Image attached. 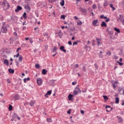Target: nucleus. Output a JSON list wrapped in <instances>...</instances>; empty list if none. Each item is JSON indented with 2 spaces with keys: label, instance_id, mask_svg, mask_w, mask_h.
<instances>
[{
  "label": "nucleus",
  "instance_id": "25",
  "mask_svg": "<svg viewBox=\"0 0 124 124\" xmlns=\"http://www.w3.org/2000/svg\"><path fill=\"white\" fill-rule=\"evenodd\" d=\"M114 29V31H117V32H118V33H120V32H121V31L119 29L115 27Z\"/></svg>",
  "mask_w": 124,
  "mask_h": 124
},
{
  "label": "nucleus",
  "instance_id": "51",
  "mask_svg": "<svg viewBox=\"0 0 124 124\" xmlns=\"http://www.w3.org/2000/svg\"><path fill=\"white\" fill-rule=\"evenodd\" d=\"M68 44L69 45H72V42H71V41H69L68 42Z\"/></svg>",
  "mask_w": 124,
  "mask_h": 124
},
{
  "label": "nucleus",
  "instance_id": "33",
  "mask_svg": "<svg viewBox=\"0 0 124 124\" xmlns=\"http://www.w3.org/2000/svg\"><path fill=\"white\" fill-rule=\"evenodd\" d=\"M12 109H13V107L12 105H10L9 106V110L11 111Z\"/></svg>",
  "mask_w": 124,
  "mask_h": 124
},
{
  "label": "nucleus",
  "instance_id": "21",
  "mask_svg": "<svg viewBox=\"0 0 124 124\" xmlns=\"http://www.w3.org/2000/svg\"><path fill=\"white\" fill-rule=\"evenodd\" d=\"M18 61L20 62H22V61H23V56L20 55L18 58Z\"/></svg>",
  "mask_w": 124,
  "mask_h": 124
},
{
  "label": "nucleus",
  "instance_id": "23",
  "mask_svg": "<svg viewBox=\"0 0 124 124\" xmlns=\"http://www.w3.org/2000/svg\"><path fill=\"white\" fill-rule=\"evenodd\" d=\"M57 81V80H50V84H52V86H54V83H55V81Z\"/></svg>",
  "mask_w": 124,
  "mask_h": 124
},
{
  "label": "nucleus",
  "instance_id": "41",
  "mask_svg": "<svg viewBox=\"0 0 124 124\" xmlns=\"http://www.w3.org/2000/svg\"><path fill=\"white\" fill-rule=\"evenodd\" d=\"M61 18L63 19V20H64L65 19V16L64 15L61 16Z\"/></svg>",
  "mask_w": 124,
  "mask_h": 124
},
{
  "label": "nucleus",
  "instance_id": "10",
  "mask_svg": "<svg viewBox=\"0 0 124 124\" xmlns=\"http://www.w3.org/2000/svg\"><path fill=\"white\" fill-rule=\"evenodd\" d=\"M60 49L61 50V51H62V52H64V53H66V50L64 49V46H60Z\"/></svg>",
  "mask_w": 124,
  "mask_h": 124
},
{
  "label": "nucleus",
  "instance_id": "4",
  "mask_svg": "<svg viewBox=\"0 0 124 124\" xmlns=\"http://www.w3.org/2000/svg\"><path fill=\"white\" fill-rule=\"evenodd\" d=\"M24 8L26 9V12H30L31 11V6H30L29 4L25 5Z\"/></svg>",
  "mask_w": 124,
  "mask_h": 124
},
{
  "label": "nucleus",
  "instance_id": "18",
  "mask_svg": "<svg viewBox=\"0 0 124 124\" xmlns=\"http://www.w3.org/2000/svg\"><path fill=\"white\" fill-rule=\"evenodd\" d=\"M108 1H106L104 2L103 5H104V7H107V6H108Z\"/></svg>",
  "mask_w": 124,
  "mask_h": 124
},
{
  "label": "nucleus",
  "instance_id": "20",
  "mask_svg": "<svg viewBox=\"0 0 124 124\" xmlns=\"http://www.w3.org/2000/svg\"><path fill=\"white\" fill-rule=\"evenodd\" d=\"M120 102V99L119 98H115V103H116V104H119Z\"/></svg>",
  "mask_w": 124,
  "mask_h": 124
},
{
  "label": "nucleus",
  "instance_id": "9",
  "mask_svg": "<svg viewBox=\"0 0 124 124\" xmlns=\"http://www.w3.org/2000/svg\"><path fill=\"white\" fill-rule=\"evenodd\" d=\"M79 10H80L82 13H86L87 12V10H86V8H82L81 7H79Z\"/></svg>",
  "mask_w": 124,
  "mask_h": 124
},
{
  "label": "nucleus",
  "instance_id": "64",
  "mask_svg": "<svg viewBox=\"0 0 124 124\" xmlns=\"http://www.w3.org/2000/svg\"><path fill=\"white\" fill-rule=\"evenodd\" d=\"M108 33L110 35L113 34V33H112V32H111L110 31H108Z\"/></svg>",
  "mask_w": 124,
  "mask_h": 124
},
{
  "label": "nucleus",
  "instance_id": "5",
  "mask_svg": "<svg viewBox=\"0 0 124 124\" xmlns=\"http://www.w3.org/2000/svg\"><path fill=\"white\" fill-rule=\"evenodd\" d=\"M97 23H98V20L97 19L93 20V26H94L95 27H98L99 25L97 24Z\"/></svg>",
  "mask_w": 124,
  "mask_h": 124
},
{
  "label": "nucleus",
  "instance_id": "28",
  "mask_svg": "<svg viewBox=\"0 0 124 124\" xmlns=\"http://www.w3.org/2000/svg\"><path fill=\"white\" fill-rule=\"evenodd\" d=\"M100 18L101 19H107V16H105L104 15H103L100 16Z\"/></svg>",
  "mask_w": 124,
  "mask_h": 124
},
{
  "label": "nucleus",
  "instance_id": "49",
  "mask_svg": "<svg viewBox=\"0 0 124 124\" xmlns=\"http://www.w3.org/2000/svg\"><path fill=\"white\" fill-rule=\"evenodd\" d=\"M79 67V65L78 64H77L75 65V68H78Z\"/></svg>",
  "mask_w": 124,
  "mask_h": 124
},
{
  "label": "nucleus",
  "instance_id": "31",
  "mask_svg": "<svg viewBox=\"0 0 124 124\" xmlns=\"http://www.w3.org/2000/svg\"><path fill=\"white\" fill-rule=\"evenodd\" d=\"M78 93V92L76 90H75L73 92V94L74 95H77Z\"/></svg>",
  "mask_w": 124,
  "mask_h": 124
},
{
  "label": "nucleus",
  "instance_id": "63",
  "mask_svg": "<svg viewBox=\"0 0 124 124\" xmlns=\"http://www.w3.org/2000/svg\"><path fill=\"white\" fill-rule=\"evenodd\" d=\"M27 29V27H26L25 26L23 27V29H22V30L23 31H25L26 30V29Z\"/></svg>",
  "mask_w": 124,
  "mask_h": 124
},
{
  "label": "nucleus",
  "instance_id": "38",
  "mask_svg": "<svg viewBox=\"0 0 124 124\" xmlns=\"http://www.w3.org/2000/svg\"><path fill=\"white\" fill-rule=\"evenodd\" d=\"M46 121L48 123H51V122H52V119H51V118H47Z\"/></svg>",
  "mask_w": 124,
  "mask_h": 124
},
{
  "label": "nucleus",
  "instance_id": "34",
  "mask_svg": "<svg viewBox=\"0 0 124 124\" xmlns=\"http://www.w3.org/2000/svg\"><path fill=\"white\" fill-rule=\"evenodd\" d=\"M35 67L37 69L40 68V65L38 63H36L35 64Z\"/></svg>",
  "mask_w": 124,
  "mask_h": 124
},
{
  "label": "nucleus",
  "instance_id": "37",
  "mask_svg": "<svg viewBox=\"0 0 124 124\" xmlns=\"http://www.w3.org/2000/svg\"><path fill=\"white\" fill-rule=\"evenodd\" d=\"M52 52H53V53H56V52H57V47H54V49H53Z\"/></svg>",
  "mask_w": 124,
  "mask_h": 124
},
{
  "label": "nucleus",
  "instance_id": "6",
  "mask_svg": "<svg viewBox=\"0 0 124 124\" xmlns=\"http://www.w3.org/2000/svg\"><path fill=\"white\" fill-rule=\"evenodd\" d=\"M106 111L107 112H110L113 110V108H111L110 106H106Z\"/></svg>",
  "mask_w": 124,
  "mask_h": 124
},
{
  "label": "nucleus",
  "instance_id": "27",
  "mask_svg": "<svg viewBox=\"0 0 124 124\" xmlns=\"http://www.w3.org/2000/svg\"><path fill=\"white\" fill-rule=\"evenodd\" d=\"M9 73H14V70L11 68L8 69Z\"/></svg>",
  "mask_w": 124,
  "mask_h": 124
},
{
  "label": "nucleus",
  "instance_id": "46",
  "mask_svg": "<svg viewBox=\"0 0 124 124\" xmlns=\"http://www.w3.org/2000/svg\"><path fill=\"white\" fill-rule=\"evenodd\" d=\"M29 41L31 44H32V43H33V41H32V39H31V38L29 39Z\"/></svg>",
  "mask_w": 124,
  "mask_h": 124
},
{
  "label": "nucleus",
  "instance_id": "60",
  "mask_svg": "<svg viewBox=\"0 0 124 124\" xmlns=\"http://www.w3.org/2000/svg\"><path fill=\"white\" fill-rule=\"evenodd\" d=\"M35 15H36V16H37V17H38V16H39V15H38V13H37V12H35Z\"/></svg>",
  "mask_w": 124,
  "mask_h": 124
},
{
  "label": "nucleus",
  "instance_id": "7",
  "mask_svg": "<svg viewBox=\"0 0 124 124\" xmlns=\"http://www.w3.org/2000/svg\"><path fill=\"white\" fill-rule=\"evenodd\" d=\"M22 9H23V8H22L21 6L18 5L16 9H15V12H16V13H18V12H19L20 10H22Z\"/></svg>",
  "mask_w": 124,
  "mask_h": 124
},
{
  "label": "nucleus",
  "instance_id": "17",
  "mask_svg": "<svg viewBox=\"0 0 124 124\" xmlns=\"http://www.w3.org/2000/svg\"><path fill=\"white\" fill-rule=\"evenodd\" d=\"M118 123H120L121 124H123V123H124V120H123V118H122V117H120V118H118Z\"/></svg>",
  "mask_w": 124,
  "mask_h": 124
},
{
  "label": "nucleus",
  "instance_id": "61",
  "mask_svg": "<svg viewBox=\"0 0 124 124\" xmlns=\"http://www.w3.org/2000/svg\"><path fill=\"white\" fill-rule=\"evenodd\" d=\"M16 63L17 66H19V62H16Z\"/></svg>",
  "mask_w": 124,
  "mask_h": 124
},
{
  "label": "nucleus",
  "instance_id": "45",
  "mask_svg": "<svg viewBox=\"0 0 124 124\" xmlns=\"http://www.w3.org/2000/svg\"><path fill=\"white\" fill-rule=\"evenodd\" d=\"M20 50H21V47L17 48L16 52V53H19V51H20Z\"/></svg>",
  "mask_w": 124,
  "mask_h": 124
},
{
  "label": "nucleus",
  "instance_id": "39",
  "mask_svg": "<svg viewBox=\"0 0 124 124\" xmlns=\"http://www.w3.org/2000/svg\"><path fill=\"white\" fill-rule=\"evenodd\" d=\"M118 91L119 93H121V92H122V91H123V88L121 87H119L118 89Z\"/></svg>",
  "mask_w": 124,
  "mask_h": 124
},
{
  "label": "nucleus",
  "instance_id": "15",
  "mask_svg": "<svg viewBox=\"0 0 124 124\" xmlns=\"http://www.w3.org/2000/svg\"><path fill=\"white\" fill-rule=\"evenodd\" d=\"M101 27H107V24H106V23H105V22L102 21V23L101 24Z\"/></svg>",
  "mask_w": 124,
  "mask_h": 124
},
{
  "label": "nucleus",
  "instance_id": "13",
  "mask_svg": "<svg viewBox=\"0 0 124 124\" xmlns=\"http://www.w3.org/2000/svg\"><path fill=\"white\" fill-rule=\"evenodd\" d=\"M30 105L32 107L33 106H34V104H35V101H31L29 103Z\"/></svg>",
  "mask_w": 124,
  "mask_h": 124
},
{
  "label": "nucleus",
  "instance_id": "16",
  "mask_svg": "<svg viewBox=\"0 0 124 124\" xmlns=\"http://www.w3.org/2000/svg\"><path fill=\"white\" fill-rule=\"evenodd\" d=\"M42 73V74H44V75H46V74H47V70H46L45 69H43Z\"/></svg>",
  "mask_w": 124,
  "mask_h": 124
},
{
  "label": "nucleus",
  "instance_id": "3",
  "mask_svg": "<svg viewBox=\"0 0 124 124\" xmlns=\"http://www.w3.org/2000/svg\"><path fill=\"white\" fill-rule=\"evenodd\" d=\"M1 31L3 33H7V28L6 26H2Z\"/></svg>",
  "mask_w": 124,
  "mask_h": 124
},
{
  "label": "nucleus",
  "instance_id": "55",
  "mask_svg": "<svg viewBox=\"0 0 124 124\" xmlns=\"http://www.w3.org/2000/svg\"><path fill=\"white\" fill-rule=\"evenodd\" d=\"M7 83H8L9 84H10V79H9V78H7Z\"/></svg>",
  "mask_w": 124,
  "mask_h": 124
},
{
  "label": "nucleus",
  "instance_id": "53",
  "mask_svg": "<svg viewBox=\"0 0 124 124\" xmlns=\"http://www.w3.org/2000/svg\"><path fill=\"white\" fill-rule=\"evenodd\" d=\"M72 84L73 86H75V85H76V84H77V82L76 81L73 82Z\"/></svg>",
  "mask_w": 124,
  "mask_h": 124
},
{
  "label": "nucleus",
  "instance_id": "59",
  "mask_svg": "<svg viewBox=\"0 0 124 124\" xmlns=\"http://www.w3.org/2000/svg\"><path fill=\"white\" fill-rule=\"evenodd\" d=\"M14 35H15V36H17L18 35V34H17V32H14Z\"/></svg>",
  "mask_w": 124,
  "mask_h": 124
},
{
  "label": "nucleus",
  "instance_id": "30",
  "mask_svg": "<svg viewBox=\"0 0 124 124\" xmlns=\"http://www.w3.org/2000/svg\"><path fill=\"white\" fill-rule=\"evenodd\" d=\"M109 6L112 8V10H116V8L113 6V4H109Z\"/></svg>",
  "mask_w": 124,
  "mask_h": 124
},
{
  "label": "nucleus",
  "instance_id": "42",
  "mask_svg": "<svg viewBox=\"0 0 124 124\" xmlns=\"http://www.w3.org/2000/svg\"><path fill=\"white\" fill-rule=\"evenodd\" d=\"M111 51H108L106 53V55H108V56H111Z\"/></svg>",
  "mask_w": 124,
  "mask_h": 124
},
{
  "label": "nucleus",
  "instance_id": "50",
  "mask_svg": "<svg viewBox=\"0 0 124 124\" xmlns=\"http://www.w3.org/2000/svg\"><path fill=\"white\" fill-rule=\"evenodd\" d=\"M120 17H121L120 18H119V20H122V19H123L124 18V16L120 15H119Z\"/></svg>",
  "mask_w": 124,
  "mask_h": 124
},
{
  "label": "nucleus",
  "instance_id": "47",
  "mask_svg": "<svg viewBox=\"0 0 124 124\" xmlns=\"http://www.w3.org/2000/svg\"><path fill=\"white\" fill-rule=\"evenodd\" d=\"M2 27H5V25H6V23L3 22H2Z\"/></svg>",
  "mask_w": 124,
  "mask_h": 124
},
{
  "label": "nucleus",
  "instance_id": "26",
  "mask_svg": "<svg viewBox=\"0 0 124 124\" xmlns=\"http://www.w3.org/2000/svg\"><path fill=\"white\" fill-rule=\"evenodd\" d=\"M30 78H24L23 79V81H24V83H27V81H30Z\"/></svg>",
  "mask_w": 124,
  "mask_h": 124
},
{
  "label": "nucleus",
  "instance_id": "2",
  "mask_svg": "<svg viewBox=\"0 0 124 124\" xmlns=\"http://www.w3.org/2000/svg\"><path fill=\"white\" fill-rule=\"evenodd\" d=\"M43 83V80L42 78H37V83L38 84V86H41Z\"/></svg>",
  "mask_w": 124,
  "mask_h": 124
},
{
  "label": "nucleus",
  "instance_id": "19",
  "mask_svg": "<svg viewBox=\"0 0 124 124\" xmlns=\"http://www.w3.org/2000/svg\"><path fill=\"white\" fill-rule=\"evenodd\" d=\"M72 97H73V95L69 94L68 96V100H71V98H72Z\"/></svg>",
  "mask_w": 124,
  "mask_h": 124
},
{
  "label": "nucleus",
  "instance_id": "1",
  "mask_svg": "<svg viewBox=\"0 0 124 124\" xmlns=\"http://www.w3.org/2000/svg\"><path fill=\"white\" fill-rule=\"evenodd\" d=\"M2 5H4V7L6 8V9H8V8L10 7V5H9L8 2H7L6 0L3 1L2 2Z\"/></svg>",
  "mask_w": 124,
  "mask_h": 124
},
{
  "label": "nucleus",
  "instance_id": "52",
  "mask_svg": "<svg viewBox=\"0 0 124 124\" xmlns=\"http://www.w3.org/2000/svg\"><path fill=\"white\" fill-rule=\"evenodd\" d=\"M94 65L96 69H97L98 68V66H97V64L96 63H95Z\"/></svg>",
  "mask_w": 124,
  "mask_h": 124
},
{
  "label": "nucleus",
  "instance_id": "58",
  "mask_svg": "<svg viewBox=\"0 0 124 124\" xmlns=\"http://www.w3.org/2000/svg\"><path fill=\"white\" fill-rule=\"evenodd\" d=\"M121 22L123 25H124V19L123 20H121Z\"/></svg>",
  "mask_w": 124,
  "mask_h": 124
},
{
  "label": "nucleus",
  "instance_id": "12",
  "mask_svg": "<svg viewBox=\"0 0 124 124\" xmlns=\"http://www.w3.org/2000/svg\"><path fill=\"white\" fill-rule=\"evenodd\" d=\"M3 63H4V64H5L7 66H8V65L9 64V63H8V60H7V59H4L3 60Z\"/></svg>",
  "mask_w": 124,
  "mask_h": 124
},
{
  "label": "nucleus",
  "instance_id": "56",
  "mask_svg": "<svg viewBox=\"0 0 124 124\" xmlns=\"http://www.w3.org/2000/svg\"><path fill=\"white\" fill-rule=\"evenodd\" d=\"M78 44V43L75 42L73 43V45L75 46V45H77V44Z\"/></svg>",
  "mask_w": 124,
  "mask_h": 124
},
{
  "label": "nucleus",
  "instance_id": "24",
  "mask_svg": "<svg viewBox=\"0 0 124 124\" xmlns=\"http://www.w3.org/2000/svg\"><path fill=\"white\" fill-rule=\"evenodd\" d=\"M60 5L61 6H63L64 5V0H62L60 2Z\"/></svg>",
  "mask_w": 124,
  "mask_h": 124
},
{
  "label": "nucleus",
  "instance_id": "40",
  "mask_svg": "<svg viewBox=\"0 0 124 124\" xmlns=\"http://www.w3.org/2000/svg\"><path fill=\"white\" fill-rule=\"evenodd\" d=\"M105 19H106V20H105L106 23H108V22L110 21V19L108 18L107 17V18H105Z\"/></svg>",
  "mask_w": 124,
  "mask_h": 124
},
{
  "label": "nucleus",
  "instance_id": "35",
  "mask_svg": "<svg viewBox=\"0 0 124 124\" xmlns=\"http://www.w3.org/2000/svg\"><path fill=\"white\" fill-rule=\"evenodd\" d=\"M18 57H20V53L18 52L16 55L14 56V58H18Z\"/></svg>",
  "mask_w": 124,
  "mask_h": 124
},
{
  "label": "nucleus",
  "instance_id": "43",
  "mask_svg": "<svg viewBox=\"0 0 124 124\" xmlns=\"http://www.w3.org/2000/svg\"><path fill=\"white\" fill-rule=\"evenodd\" d=\"M113 59H115V60H118V59H119V57L116 55H113Z\"/></svg>",
  "mask_w": 124,
  "mask_h": 124
},
{
  "label": "nucleus",
  "instance_id": "11",
  "mask_svg": "<svg viewBox=\"0 0 124 124\" xmlns=\"http://www.w3.org/2000/svg\"><path fill=\"white\" fill-rule=\"evenodd\" d=\"M20 97V96L19 95V94H16L15 95V97L14 98V100L16 101V100H18L19 98Z\"/></svg>",
  "mask_w": 124,
  "mask_h": 124
},
{
  "label": "nucleus",
  "instance_id": "8",
  "mask_svg": "<svg viewBox=\"0 0 124 124\" xmlns=\"http://www.w3.org/2000/svg\"><path fill=\"white\" fill-rule=\"evenodd\" d=\"M96 40L97 42V45L98 46H100V45L101 44V39H99V38H96Z\"/></svg>",
  "mask_w": 124,
  "mask_h": 124
},
{
  "label": "nucleus",
  "instance_id": "48",
  "mask_svg": "<svg viewBox=\"0 0 124 124\" xmlns=\"http://www.w3.org/2000/svg\"><path fill=\"white\" fill-rule=\"evenodd\" d=\"M67 114H71V109H69L68 111L67 112Z\"/></svg>",
  "mask_w": 124,
  "mask_h": 124
},
{
  "label": "nucleus",
  "instance_id": "44",
  "mask_svg": "<svg viewBox=\"0 0 124 124\" xmlns=\"http://www.w3.org/2000/svg\"><path fill=\"white\" fill-rule=\"evenodd\" d=\"M103 97H104V99L105 100H108V97H107V96L104 95V96H103Z\"/></svg>",
  "mask_w": 124,
  "mask_h": 124
},
{
  "label": "nucleus",
  "instance_id": "36",
  "mask_svg": "<svg viewBox=\"0 0 124 124\" xmlns=\"http://www.w3.org/2000/svg\"><path fill=\"white\" fill-rule=\"evenodd\" d=\"M96 7H97V6H96V5H95V4H93L92 6V8L93 9H96Z\"/></svg>",
  "mask_w": 124,
  "mask_h": 124
},
{
  "label": "nucleus",
  "instance_id": "57",
  "mask_svg": "<svg viewBox=\"0 0 124 124\" xmlns=\"http://www.w3.org/2000/svg\"><path fill=\"white\" fill-rule=\"evenodd\" d=\"M82 69L84 70L85 72H86V67L85 66L83 67Z\"/></svg>",
  "mask_w": 124,
  "mask_h": 124
},
{
  "label": "nucleus",
  "instance_id": "54",
  "mask_svg": "<svg viewBox=\"0 0 124 124\" xmlns=\"http://www.w3.org/2000/svg\"><path fill=\"white\" fill-rule=\"evenodd\" d=\"M94 42H95V40H93L92 43L93 46H94V45H95V44H94Z\"/></svg>",
  "mask_w": 124,
  "mask_h": 124
},
{
  "label": "nucleus",
  "instance_id": "14",
  "mask_svg": "<svg viewBox=\"0 0 124 124\" xmlns=\"http://www.w3.org/2000/svg\"><path fill=\"white\" fill-rule=\"evenodd\" d=\"M118 81H115L114 83L113 84L112 86L114 89H116V87L117 86V84H118Z\"/></svg>",
  "mask_w": 124,
  "mask_h": 124
},
{
  "label": "nucleus",
  "instance_id": "22",
  "mask_svg": "<svg viewBox=\"0 0 124 124\" xmlns=\"http://www.w3.org/2000/svg\"><path fill=\"white\" fill-rule=\"evenodd\" d=\"M77 92H78V93H81V90H80V88H79V87H77L75 89Z\"/></svg>",
  "mask_w": 124,
  "mask_h": 124
},
{
  "label": "nucleus",
  "instance_id": "29",
  "mask_svg": "<svg viewBox=\"0 0 124 124\" xmlns=\"http://www.w3.org/2000/svg\"><path fill=\"white\" fill-rule=\"evenodd\" d=\"M23 18H24V19H26V18H27L28 17L27 16V13L26 12H24L23 15Z\"/></svg>",
  "mask_w": 124,
  "mask_h": 124
},
{
  "label": "nucleus",
  "instance_id": "62",
  "mask_svg": "<svg viewBox=\"0 0 124 124\" xmlns=\"http://www.w3.org/2000/svg\"><path fill=\"white\" fill-rule=\"evenodd\" d=\"M119 64V65H121V66L124 65V63L120 62Z\"/></svg>",
  "mask_w": 124,
  "mask_h": 124
},
{
  "label": "nucleus",
  "instance_id": "32",
  "mask_svg": "<svg viewBox=\"0 0 124 124\" xmlns=\"http://www.w3.org/2000/svg\"><path fill=\"white\" fill-rule=\"evenodd\" d=\"M46 93L48 95H51V93H52V90H49Z\"/></svg>",
  "mask_w": 124,
  "mask_h": 124
}]
</instances>
